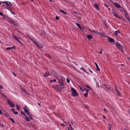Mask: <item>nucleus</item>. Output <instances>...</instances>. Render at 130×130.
<instances>
[{
  "mask_svg": "<svg viewBox=\"0 0 130 130\" xmlns=\"http://www.w3.org/2000/svg\"><path fill=\"white\" fill-rule=\"evenodd\" d=\"M71 90L72 92V95L73 97L77 96L78 95L76 90L73 88H71Z\"/></svg>",
  "mask_w": 130,
  "mask_h": 130,
  "instance_id": "obj_1",
  "label": "nucleus"
},
{
  "mask_svg": "<svg viewBox=\"0 0 130 130\" xmlns=\"http://www.w3.org/2000/svg\"><path fill=\"white\" fill-rule=\"evenodd\" d=\"M115 44L117 48L119 49L122 52H123L124 46H121L118 42H117Z\"/></svg>",
  "mask_w": 130,
  "mask_h": 130,
  "instance_id": "obj_2",
  "label": "nucleus"
},
{
  "mask_svg": "<svg viewBox=\"0 0 130 130\" xmlns=\"http://www.w3.org/2000/svg\"><path fill=\"white\" fill-rule=\"evenodd\" d=\"M35 44L39 48H42L43 47V45L41 43L37 42L34 41H33Z\"/></svg>",
  "mask_w": 130,
  "mask_h": 130,
  "instance_id": "obj_3",
  "label": "nucleus"
},
{
  "mask_svg": "<svg viewBox=\"0 0 130 130\" xmlns=\"http://www.w3.org/2000/svg\"><path fill=\"white\" fill-rule=\"evenodd\" d=\"M7 102L11 107H14V106L15 105V104L12 103L10 100H8Z\"/></svg>",
  "mask_w": 130,
  "mask_h": 130,
  "instance_id": "obj_4",
  "label": "nucleus"
},
{
  "mask_svg": "<svg viewBox=\"0 0 130 130\" xmlns=\"http://www.w3.org/2000/svg\"><path fill=\"white\" fill-rule=\"evenodd\" d=\"M112 13L113 14V15L115 17L118 18L119 19H122L121 18L119 17L118 16V14L116 13L115 11L114 10H113L112 12Z\"/></svg>",
  "mask_w": 130,
  "mask_h": 130,
  "instance_id": "obj_5",
  "label": "nucleus"
},
{
  "mask_svg": "<svg viewBox=\"0 0 130 130\" xmlns=\"http://www.w3.org/2000/svg\"><path fill=\"white\" fill-rule=\"evenodd\" d=\"M65 85L63 83H60V84H59L58 86V87L59 89H62L64 87Z\"/></svg>",
  "mask_w": 130,
  "mask_h": 130,
  "instance_id": "obj_6",
  "label": "nucleus"
},
{
  "mask_svg": "<svg viewBox=\"0 0 130 130\" xmlns=\"http://www.w3.org/2000/svg\"><path fill=\"white\" fill-rule=\"evenodd\" d=\"M24 110L25 113H27L28 115H29V112L28 111V108H27L26 106L24 107Z\"/></svg>",
  "mask_w": 130,
  "mask_h": 130,
  "instance_id": "obj_7",
  "label": "nucleus"
},
{
  "mask_svg": "<svg viewBox=\"0 0 130 130\" xmlns=\"http://www.w3.org/2000/svg\"><path fill=\"white\" fill-rule=\"evenodd\" d=\"M2 3H4L8 6H11V3L10 2L5 1L2 2Z\"/></svg>",
  "mask_w": 130,
  "mask_h": 130,
  "instance_id": "obj_8",
  "label": "nucleus"
},
{
  "mask_svg": "<svg viewBox=\"0 0 130 130\" xmlns=\"http://www.w3.org/2000/svg\"><path fill=\"white\" fill-rule=\"evenodd\" d=\"M10 23L14 25H17V22L15 21H14L12 20H10Z\"/></svg>",
  "mask_w": 130,
  "mask_h": 130,
  "instance_id": "obj_9",
  "label": "nucleus"
},
{
  "mask_svg": "<svg viewBox=\"0 0 130 130\" xmlns=\"http://www.w3.org/2000/svg\"><path fill=\"white\" fill-rule=\"evenodd\" d=\"M124 14L126 18L128 20L129 19V16L126 11H124Z\"/></svg>",
  "mask_w": 130,
  "mask_h": 130,
  "instance_id": "obj_10",
  "label": "nucleus"
},
{
  "mask_svg": "<svg viewBox=\"0 0 130 130\" xmlns=\"http://www.w3.org/2000/svg\"><path fill=\"white\" fill-rule=\"evenodd\" d=\"M57 78L58 80H60L62 82H64L65 79L64 78L61 77H57Z\"/></svg>",
  "mask_w": 130,
  "mask_h": 130,
  "instance_id": "obj_11",
  "label": "nucleus"
},
{
  "mask_svg": "<svg viewBox=\"0 0 130 130\" xmlns=\"http://www.w3.org/2000/svg\"><path fill=\"white\" fill-rule=\"evenodd\" d=\"M114 4L117 8H119L121 7V6L116 2L114 3Z\"/></svg>",
  "mask_w": 130,
  "mask_h": 130,
  "instance_id": "obj_12",
  "label": "nucleus"
},
{
  "mask_svg": "<svg viewBox=\"0 0 130 130\" xmlns=\"http://www.w3.org/2000/svg\"><path fill=\"white\" fill-rule=\"evenodd\" d=\"M20 89L21 91H22L25 94H27V92L22 87H20Z\"/></svg>",
  "mask_w": 130,
  "mask_h": 130,
  "instance_id": "obj_13",
  "label": "nucleus"
},
{
  "mask_svg": "<svg viewBox=\"0 0 130 130\" xmlns=\"http://www.w3.org/2000/svg\"><path fill=\"white\" fill-rule=\"evenodd\" d=\"M50 75V73L48 72H46L45 73V74L44 75V77H46Z\"/></svg>",
  "mask_w": 130,
  "mask_h": 130,
  "instance_id": "obj_14",
  "label": "nucleus"
},
{
  "mask_svg": "<svg viewBox=\"0 0 130 130\" xmlns=\"http://www.w3.org/2000/svg\"><path fill=\"white\" fill-rule=\"evenodd\" d=\"M89 91V90H86V92L84 94V96L85 97H87L88 94V92Z\"/></svg>",
  "mask_w": 130,
  "mask_h": 130,
  "instance_id": "obj_15",
  "label": "nucleus"
},
{
  "mask_svg": "<svg viewBox=\"0 0 130 130\" xmlns=\"http://www.w3.org/2000/svg\"><path fill=\"white\" fill-rule=\"evenodd\" d=\"M90 31L92 33H94L96 34H98L99 33V32L97 31H95L94 30H90Z\"/></svg>",
  "mask_w": 130,
  "mask_h": 130,
  "instance_id": "obj_16",
  "label": "nucleus"
},
{
  "mask_svg": "<svg viewBox=\"0 0 130 130\" xmlns=\"http://www.w3.org/2000/svg\"><path fill=\"white\" fill-rule=\"evenodd\" d=\"M108 40L110 42H113L114 41V40L111 38H108Z\"/></svg>",
  "mask_w": 130,
  "mask_h": 130,
  "instance_id": "obj_17",
  "label": "nucleus"
},
{
  "mask_svg": "<svg viewBox=\"0 0 130 130\" xmlns=\"http://www.w3.org/2000/svg\"><path fill=\"white\" fill-rule=\"evenodd\" d=\"M95 64L96 66V67L98 70V71H100V69L99 68L98 66L97 63H95Z\"/></svg>",
  "mask_w": 130,
  "mask_h": 130,
  "instance_id": "obj_18",
  "label": "nucleus"
},
{
  "mask_svg": "<svg viewBox=\"0 0 130 130\" xmlns=\"http://www.w3.org/2000/svg\"><path fill=\"white\" fill-rule=\"evenodd\" d=\"M13 37L14 38V39L16 40L19 42H20V41H19V38L17 37H16L15 36H14V35L13 36Z\"/></svg>",
  "mask_w": 130,
  "mask_h": 130,
  "instance_id": "obj_19",
  "label": "nucleus"
},
{
  "mask_svg": "<svg viewBox=\"0 0 130 130\" xmlns=\"http://www.w3.org/2000/svg\"><path fill=\"white\" fill-rule=\"evenodd\" d=\"M104 85L107 89L109 90L110 89V88L108 85L106 84H104Z\"/></svg>",
  "mask_w": 130,
  "mask_h": 130,
  "instance_id": "obj_20",
  "label": "nucleus"
},
{
  "mask_svg": "<svg viewBox=\"0 0 130 130\" xmlns=\"http://www.w3.org/2000/svg\"><path fill=\"white\" fill-rule=\"evenodd\" d=\"M87 37L89 39H90L92 38V36L90 35H87Z\"/></svg>",
  "mask_w": 130,
  "mask_h": 130,
  "instance_id": "obj_21",
  "label": "nucleus"
},
{
  "mask_svg": "<svg viewBox=\"0 0 130 130\" xmlns=\"http://www.w3.org/2000/svg\"><path fill=\"white\" fill-rule=\"evenodd\" d=\"M119 33H120V32L119 31H116L115 32L114 35H117Z\"/></svg>",
  "mask_w": 130,
  "mask_h": 130,
  "instance_id": "obj_22",
  "label": "nucleus"
},
{
  "mask_svg": "<svg viewBox=\"0 0 130 130\" xmlns=\"http://www.w3.org/2000/svg\"><path fill=\"white\" fill-rule=\"evenodd\" d=\"M120 8V11H121L123 12V11H124H124H126V10H124V8H123L122 7H121Z\"/></svg>",
  "mask_w": 130,
  "mask_h": 130,
  "instance_id": "obj_23",
  "label": "nucleus"
},
{
  "mask_svg": "<svg viewBox=\"0 0 130 130\" xmlns=\"http://www.w3.org/2000/svg\"><path fill=\"white\" fill-rule=\"evenodd\" d=\"M76 25H77V26L80 29H82V28L81 27L80 25L79 24H78V23H76Z\"/></svg>",
  "mask_w": 130,
  "mask_h": 130,
  "instance_id": "obj_24",
  "label": "nucleus"
},
{
  "mask_svg": "<svg viewBox=\"0 0 130 130\" xmlns=\"http://www.w3.org/2000/svg\"><path fill=\"white\" fill-rule=\"evenodd\" d=\"M50 81L51 83H52L53 82H54L56 81V80L55 79H52L50 80Z\"/></svg>",
  "mask_w": 130,
  "mask_h": 130,
  "instance_id": "obj_25",
  "label": "nucleus"
},
{
  "mask_svg": "<svg viewBox=\"0 0 130 130\" xmlns=\"http://www.w3.org/2000/svg\"><path fill=\"white\" fill-rule=\"evenodd\" d=\"M61 12H62L63 13V14H67V13H66L65 12H64L63 10H59Z\"/></svg>",
  "mask_w": 130,
  "mask_h": 130,
  "instance_id": "obj_26",
  "label": "nucleus"
},
{
  "mask_svg": "<svg viewBox=\"0 0 130 130\" xmlns=\"http://www.w3.org/2000/svg\"><path fill=\"white\" fill-rule=\"evenodd\" d=\"M94 7H95V8L96 9H99V8H98V4H94Z\"/></svg>",
  "mask_w": 130,
  "mask_h": 130,
  "instance_id": "obj_27",
  "label": "nucleus"
},
{
  "mask_svg": "<svg viewBox=\"0 0 130 130\" xmlns=\"http://www.w3.org/2000/svg\"><path fill=\"white\" fill-rule=\"evenodd\" d=\"M26 119V121H27L29 122L30 121V119H29V118L27 117L26 116H25Z\"/></svg>",
  "mask_w": 130,
  "mask_h": 130,
  "instance_id": "obj_28",
  "label": "nucleus"
},
{
  "mask_svg": "<svg viewBox=\"0 0 130 130\" xmlns=\"http://www.w3.org/2000/svg\"><path fill=\"white\" fill-rule=\"evenodd\" d=\"M14 46L13 47H8L6 48V49L7 50H10L11 49H12L14 48Z\"/></svg>",
  "mask_w": 130,
  "mask_h": 130,
  "instance_id": "obj_29",
  "label": "nucleus"
},
{
  "mask_svg": "<svg viewBox=\"0 0 130 130\" xmlns=\"http://www.w3.org/2000/svg\"><path fill=\"white\" fill-rule=\"evenodd\" d=\"M16 107L17 109L18 110H19L20 109V107L17 104L16 105Z\"/></svg>",
  "mask_w": 130,
  "mask_h": 130,
  "instance_id": "obj_30",
  "label": "nucleus"
},
{
  "mask_svg": "<svg viewBox=\"0 0 130 130\" xmlns=\"http://www.w3.org/2000/svg\"><path fill=\"white\" fill-rule=\"evenodd\" d=\"M69 127L70 128L71 130H74L72 128V126H71L70 124L69 125Z\"/></svg>",
  "mask_w": 130,
  "mask_h": 130,
  "instance_id": "obj_31",
  "label": "nucleus"
},
{
  "mask_svg": "<svg viewBox=\"0 0 130 130\" xmlns=\"http://www.w3.org/2000/svg\"><path fill=\"white\" fill-rule=\"evenodd\" d=\"M112 128V125L110 124H109V130H111Z\"/></svg>",
  "mask_w": 130,
  "mask_h": 130,
  "instance_id": "obj_32",
  "label": "nucleus"
},
{
  "mask_svg": "<svg viewBox=\"0 0 130 130\" xmlns=\"http://www.w3.org/2000/svg\"><path fill=\"white\" fill-rule=\"evenodd\" d=\"M10 119L12 122H13L14 123H15V122L14 120L12 118H10Z\"/></svg>",
  "mask_w": 130,
  "mask_h": 130,
  "instance_id": "obj_33",
  "label": "nucleus"
},
{
  "mask_svg": "<svg viewBox=\"0 0 130 130\" xmlns=\"http://www.w3.org/2000/svg\"><path fill=\"white\" fill-rule=\"evenodd\" d=\"M66 79H67V83H69V82H70V80L68 78H67Z\"/></svg>",
  "mask_w": 130,
  "mask_h": 130,
  "instance_id": "obj_34",
  "label": "nucleus"
},
{
  "mask_svg": "<svg viewBox=\"0 0 130 130\" xmlns=\"http://www.w3.org/2000/svg\"><path fill=\"white\" fill-rule=\"evenodd\" d=\"M80 89L82 91H85L86 89L85 88H83H83L82 87H80Z\"/></svg>",
  "mask_w": 130,
  "mask_h": 130,
  "instance_id": "obj_35",
  "label": "nucleus"
},
{
  "mask_svg": "<svg viewBox=\"0 0 130 130\" xmlns=\"http://www.w3.org/2000/svg\"><path fill=\"white\" fill-rule=\"evenodd\" d=\"M117 95H118L120 96V93L119 91H117Z\"/></svg>",
  "mask_w": 130,
  "mask_h": 130,
  "instance_id": "obj_36",
  "label": "nucleus"
},
{
  "mask_svg": "<svg viewBox=\"0 0 130 130\" xmlns=\"http://www.w3.org/2000/svg\"><path fill=\"white\" fill-rule=\"evenodd\" d=\"M29 115H30L29 117V118H30V119H31V120H33V118L32 117H31L32 116L31 115H30L29 114Z\"/></svg>",
  "mask_w": 130,
  "mask_h": 130,
  "instance_id": "obj_37",
  "label": "nucleus"
},
{
  "mask_svg": "<svg viewBox=\"0 0 130 130\" xmlns=\"http://www.w3.org/2000/svg\"><path fill=\"white\" fill-rule=\"evenodd\" d=\"M21 113L22 115H24L25 116H26V115L24 113V112L23 111H21Z\"/></svg>",
  "mask_w": 130,
  "mask_h": 130,
  "instance_id": "obj_38",
  "label": "nucleus"
},
{
  "mask_svg": "<svg viewBox=\"0 0 130 130\" xmlns=\"http://www.w3.org/2000/svg\"><path fill=\"white\" fill-rule=\"evenodd\" d=\"M41 33L43 35H44L45 34V32L44 31H42L41 32Z\"/></svg>",
  "mask_w": 130,
  "mask_h": 130,
  "instance_id": "obj_39",
  "label": "nucleus"
},
{
  "mask_svg": "<svg viewBox=\"0 0 130 130\" xmlns=\"http://www.w3.org/2000/svg\"><path fill=\"white\" fill-rule=\"evenodd\" d=\"M81 69L83 70L86 73H87V72L85 70L83 67H82L81 68Z\"/></svg>",
  "mask_w": 130,
  "mask_h": 130,
  "instance_id": "obj_40",
  "label": "nucleus"
},
{
  "mask_svg": "<svg viewBox=\"0 0 130 130\" xmlns=\"http://www.w3.org/2000/svg\"><path fill=\"white\" fill-rule=\"evenodd\" d=\"M115 90L117 92V91H119L118 89H117V87L116 86H115Z\"/></svg>",
  "mask_w": 130,
  "mask_h": 130,
  "instance_id": "obj_41",
  "label": "nucleus"
},
{
  "mask_svg": "<svg viewBox=\"0 0 130 130\" xmlns=\"http://www.w3.org/2000/svg\"><path fill=\"white\" fill-rule=\"evenodd\" d=\"M11 110L13 111L14 113L15 111V109L14 108H12L11 109Z\"/></svg>",
  "mask_w": 130,
  "mask_h": 130,
  "instance_id": "obj_42",
  "label": "nucleus"
},
{
  "mask_svg": "<svg viewBox=\"0 0 130 130\" xmlns=\"http://www.w3.org/2000/svg\"><path fill=\"white\" fill-rule=\"evenodd\" d=\"M46 56H47V57H48V58H50V55L49 54H46L45 55Z\"/></svg>",
  "mask_w": 130,
  "mask_h": 130,
  "instance_id": "obj_43",
  "label": "nucleus"
},
{
  "mask_svg": "<svg viewBox=\"0 0 130 130\" xmlns=\"http://www.w3.org/2000/svg\"><path fill=\"white\" fill-rule=\"evenodd\" d=\"M71 123L72 124H75V123L74 122H73V121H71Z\"/></svg>",
  "mask_w": 130,
  "mask_h": 130,
  "instance_id": "obj_44",
  "label": "nucleus"
},
{
  "mask_svg": "<svg viewBox=\"0 0 130 130\" xmlns=\"http://www.w3.org/2000/svg\"><path fill=\"white\" fill-rule=\"evenodd\" d=\"M55 18L57 20H58L59 19V18L58 16H56L55 17Z\"/></svg>",
  "mask_w": 130,
  "mask_h": 130,
  "instance_id": "obj_45",
  "label": "nucleus"
},
{
  "mask_svg": "<svg viewBox=\"0 0 130 130\" xmlns=\"http://www.w3.org/2000/svg\"><path fill=\"white\" fill-rule=\"evenodd\" d=\"M15 114H17L18 113V112L17 111H15L13 113Z\"/></svg>",
  "mask_w": 130,
  "mask_h": 130,
  "instance_id": "obj_46",
  "label": "nucleus"
},
{
  "mask_svg": "<svg viewBox=\"0 0 130 130\" xmlns=\"http://www.w3.org/2000/svg\"><path fill=\"white\" fill-rule=\"evenodd\" d=\"M1 94H2V96H3L5 97H6V96L5 95H4L3 93H2Z\"/></svg>",
  "mask_w": 130,
  "mask_h": 130,
  "instance_id": "obj_47",
  "label": "nucleus"
},
{
  "mask_svg": "<svg viewBox=\"0 0 130 130\" xmlns=\"http://www.w3.org/2000/svg\"><path fill=\"white\" fill-rule=\"evenodd\" d=\"M54 76H57V75L56 74V73H54Z\"/></svg>",
  "mask_w": 130,
  "mask_h": 130,
  "instance_id": "obj_48",
  "label": "nucleus"
},
{
  "mask_svg": "<svg viewBox=\"0 0 130 130\" xmlns=\"http://www.w3.org/2000/svg\"><path fill=\"white\" fill-rule=\"evenodd\" d=\"M3 88V86L1 85H0V89H2Z\"/></svg>",
  "mask_w": 130,
  "mask_h": 130,
  "instance_id": "obj_49",
  "label": "nucleus"
},
{
  "mask_svg": "<svg viewBox=\"0 0 130 130\" xmlns=\"http://www.w3.org/2000/svg\"><path fill=\"white\" fill-rule=\"evenodd\" d=\"M99 53L100 54H102V52L101 51V50L100 52H99Z\"/></svg>",
  "mask_w": 130,
  "mask_h": 130,
  "instance_id": "obj_50",
  "label": "nucleus"
},
{
  "mask_svg": "<svg viewBox=\"0 0 130 130\" xmlns=\"http://www.w3.org/2000/svg\"><path fill=\"white\" fill-rule=\"evenodd\" d=\"M11 12L13 14H15L14 12H12V11H11Z\"/></svg>",
  "mask_w": 130,
  "mask_h": 130,
  "instance_id": "obj_51",
  "label": "nucleus"
},
{
  "mask_svg": "<svg viewBox=\"0 0 130 130\" xmlns=\"http://www.w3.org/2000/svg\"><path fill=\"white\" fill-rule=\"evenodd\" d=\"M87 86V87H88V88H89V89H90V87L89 86Z\"/></svg>",
  "mask_w": 130,
  "mask_h": 130,
  "instance_id": "obj_52",
  "label": "nucleus"
},
{
  "mask_svg": "<svg viewBox=\"0 0 130 130\" xmlns=\"http://www.w3.org/2000/svg\"><path fill=\"white\" fill-rule=\"evenodd\" d=\"M104 111H105V112H107V110L105 108H104Z\"/></svg>",
  "mask_w": 130,
  "mask_h": 130,
  "instance_id": "obj_53",
  "label": "nucleus"
},
{
  "mask_svg": "<svg viewBox=\"0 0 130 130\" xmlns=\"http://www.w3.org/2000/svg\"><path fill=\"white\" fill-rule=\"evenodd\" d=\"M104 5H105V6L106 7H108V6H107V5H106V4H104Z\"/></svg>",
  "mask_w": 130,
  "mask_h": 130,
  "instance_id": "obj_54",
  "label": "nucleus"
},
{
  "mask_svg": "<svg viewBox=\"0 0 130 130\" xmlns=\"http://www.w3.org/2000/svg\"><path fill=\"white\" fill-rule=\"evenodd\" d=\"M89 71H90V72L91 73H92V72L91 70L89 69Z\"/></svg>",
  "mask_w": 130,
  "mask_h": 130,
  "instance_id": "obj_55",
  "label": "nucleus"
},
{
  "mask_svg": "<svg viewBox=\"0 0 130 130\" xmlns=\"http://www.w3.org/2000/svg\"><path fill=\"white\" fill-rule=\"evenodd\" d=\"M13 74L14 75V76H16V75L14 73V72H13Z\"/></svg>",
  "mask_w": 130,
  "mask_h": 130,
  "instance_id": "obj_56",
  "label": "nucleus"
},
{
  "mask_svg": "<svg viewBox=\"0 0 130 130\" xmlns=\"http://www.w3.org/2000/svg\"><path fill=\"white\" fill-rule=\"evenodd\" d=\"M103 117L105 119L106 118V117L104 116H103Z\"/></svg>",
  "mask_w": 130,
  "mask_h": 130,
  "instance_id": "obj_57",
  "label": "nucleus"
},
{
  "mask_svg": "<svg viewBox=\"0 0 130 130\" xmlns=\"http://www.w3.org/2000/svg\"><path fill=\"white\" fill-rule=\"evenodd\" d=\"M52 87L53 88H55V86H52Z\"/></svg>",
  "mask_w": 130,
  "mask_h": 130,
  "instance_id": "obj_58",
  "label": "nucleus"
},
{
  "mask_svg": "<svg viewBox=\"0 0 130 130\" xmlns=\"http://www.w3.org/2000/svg\"><path fill=\"white\" fill-rule=\"evenodd\" d=\"M0 114H2V112L1 110H0Z\"/></svg>",
  "mask_w": 130,
  "mask_h": 130,
  "instance_id": "obj_59",
  "label": "nucleus"
},
{
  "mask_svg": "<svg viewBox=\"0 0 130 130\" xmlns=\"http://www.w3.org/2000/svg\"><path fill=\"white\" fill-rule=\"evenodd\" d=\"M74 13L75 14L77 13V12H74Z\"/></svg>",
  "mask_w": 130,
  "mask_h": 130,
  "instance_id": "obj_60",
  "label": "nucleus"
},
{
  "mask_svg": "<svg viewBox=\"0 0 130 130\" xmlns=\"http://www.w3.org/2000/svg\"><path fill=\"white\" fill-rule=\"evenodd\" d=\"M61 125L63 126H64V125L63 124H61Z\"/></svg>",
  "mask_w": 130,
  "mask_h": 130,
  "instance_id": "obj_61",
  "label": "nucleus"
},
{
  "mask_svg": "<svg viewBox=\"0 0 130 130\" xmlns=\"http://www.w3.org/2000/svg\"><path fill=\"white\" fill-rule=\"evenodd\" d=\"M128 21L129 22L130 24V19H129L128 20Z\"/></svg>",
  "mask_w": 130,
  "mask_h": 130,
  "instance_id": "obj_62",
  "label": "nucleus"
},
{
  "mask_svg": "<svg viewBox=\"0 0 130 130\" xmlns=\"http://www.w3.org/2000/svg\"><path fill=\"white\" fill-rule=\"evenodd\" d=\"M49 0L51 2H52V0Z\"/></svg>",
  "mask_w": 130,
  "mask_h": 130,
  "instance_id": "obj_63",
  "label": "nucleus"
},
{
  "mask_svg": "<svg viewBox=\"0 0 130 130\" xmlns=\"http://www.w3.org/2000/svg\"><path fill=\"white\" fill-rule=\"evenodd\" d=\"M38 104L40 106V107H41V105H40V104L39 103H38Z\"/></svg>",
  "mask_w": 130,
  "mask_h": 130,
  "instance_id": "obj_64",
  "label": "nucleus"
}]
</instances>
